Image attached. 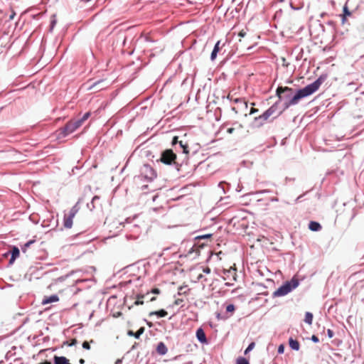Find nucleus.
<instances>
[{
    "label": "nucleus",
    "instance_id": "nucleus-1",
    "mask_svg": "<svg viewBox=\"0 0 364 364\" xmlns=\"http://www.w3.org/2000/svg\"><path fill=\"white\" fill-rule=\"evenodd\" d=\"M326 79V75H321L313 83L299 90L294 95H293L294 90L289 87H278L276 94L279 100L282 99L287 100L284 102V107L288 108L291 105H296L301 99L308 97L317 91Z\"/></svg>",
    "mask_w": 364,
    "mask_h": 364
},
{
    "label": "nucleus",
    "instance_id": "nucleus-2",
    "mask_svg": "<svg viewBox=\"0 0 364 364\" xmlns=\"http://www.w3.org/2000/svg\"><path fill=\"white\" fill-rule=\"evenodd\" d=\"M299 285L297 279L292 278L290 282H286L284 285L278 288L274 293V296H283L289 294L291 290L296 288Z\"/></svg>",
    "mask_w": 364,
    "mask_h": 364
},
{
    "label": "nucleus",
    "instance_id": "nucleus-3",
    "mask_svg": "<svg viewBox=\"0 0 364 364\" xmlns=\"http://www.w3.org/2000/svg\"><path fill=\"white\" fill-rule=\"evenodd\" d=\"M176 159V154L173 153L171 149H166L162 152L160 161L167 165H171L175 163Z\"/></svg>",
    "mask_w": 364,
    "mask_h": 364
},
{
    "label": "nucleus",
    "instance_id": "nucleus-4",
    "mask_svg": "<svg viewBox=\"0 0 364 364\" xmlns=\"http://www.w3.org/2000/svg\"><path fill=\"white\" fill-rule=\"evenodd\" d=\"M141 175L144 178L151 181L156 178V174L154 169L148 164H144L141 169Z\"/></svg>",
    "mask_w": 364,
    "mask_h": 364
},
{
    "label": "nucleus",
    "instance_id": "nucleus-5",
    "mask_svg": "<svg viewBox=\"0 0 364 364\" xmlns=\"http://www.w3.org/2000/svg\"><path fill=\"white\" fill-rule=\"evenodd\" d=\"M77 209L75 207H73L68 213L65 214L64 216V226L66 228H70L73 225V220L75 218Z\"/></svg>",
    "mask_w": 364,
    "mask_h": 364
},
{
    "label": "nucleus",
    "instance_id": "nucleus-6",
    "mask_svg": "<svg viewBox=\"0 0 364 364\" xmlns=\"http://www.w3.org/2000/svg\"><path fill=\"white\" fill-rule=\"evenodd\" d=\"M223 274L224 280L228 281L227 284H229L230 282L236 281L237 273L235 267H230L228 269H223Z\"/></svg>",
    "mask_w": 364,
    "mask_h": 364
},
{
    "label": "nucleus",
    "instance_id": "nucleus-7",
    "mask_svg": "<svg viewBox=\"0 0 364 364\" xmlns=\"http://www.w3.org/2000/svg\"><path fill=\"white\" fill-rule=\"evenodd\" d=\"M76 129L74 126L73 122L72 121L68 122L65 126L60 129H59L60 135L62 134L63 136H65L71 133H73L74 131H75Z\"/></svg>",
    "mask_w": 364,
    "mask_h": 364
},
{
    "label": "nucleus",
    "instance_id": "nucleus-8",
    "mask_svg": "<svg viewBox=\"0 0 364 364\" xmlns=\"http://www.w3.org/2000/svg\"><path fill=\"white\" fill-rule=\"evenodd\" d=\"M268 114L264 112L259 117H256L254 119V124L256 127H262L264 123L269 119Z\"/></svg>",
    "mask_w": 364,
    "mask_h": 364
},
{
    "label": "nucleus",
    "instance_id": "nucleus-9",
    "mask_svg": "<svg viewBox=\"0 0 364 364\" xmlns=\"http://www.w3.org/2000/svg\"><path fill=\"white\" fill-rule=\"evenodd\" d=\"M196 337L201 343L205 344L208 343L205 333L202 328H199L196 331Z\"/></svg>",
    "mask_w": 364,
    "mask_h": 364
},
{
    "label": "nucleus",
    "instance_id": "nucleus-10",
    "mask_svg": "<svg viewBox=\"0 0 364 364\" xmlns=\"http://www.w3.org/2000/svg\"><path fill=\"white\" fill-rule=\"evenodd\" d=\"M90 205H89L90 210L95 209V208H102V203H100V196H95L93 197Z\"/></svg>",
    "mask_w": 364,
    "mask_h": 364
},
{
    "label": "nucleus",
    "instance_id": "nucleus-11",
    "mask_svg": "<svg viewBox=\"0 0 364 364\" xmlns=\"http://www.w3.org/2000/svg\"><path fill=\"white\" fill-rule=\"evenodd\" d=\"M59 301V297L57 295H51L50 296H45L42 300V304L46 305L53 302H57Z\"/></svg>",
    "mask_w": 364,
    "mask_h": 364
},
{
    "label": "nucleus",
    "instance_id": "nucleus-12",
    "mask_svg": "<svg viewBox=\"0 0 364 364\" xmlns=\"http://www.w3.org/2000/svg\"><path fill=\"white\" fill-rule=\"evenodd\" d=\"M54 364H71L69 363L68 359L64 356L55 355L53 358Z\"/></svg>",
    "mask_w": 364,
    "mask_h": 364
},
{
    "label": "nucleus",
    "instance_id": "nucleus-13",
    "mask_svg": "<svg viewBox=\"0 0 364 364\" xmlns=\"http://www.w3.org/2000/svg\"><path fill=\"white\" fill-rule=\"evenodd\" d=\"M156 351L159 355L166 354L168 349L163 342H160L156 348Z\"/></svg>",
    "mask_w": 364,
    "mask_h": 364
},
{
    "label": "nucleus",
    "instance_id": "nucleus-14",
    "mask_svg": "<svg viewBox=\"0 0 364 364\" xmlns=\"http://www.w3.org/2000/svg\"><path fill=\"white\" fill-rule=\"evenodd\" d=\"M289 347L294 350H299L300 348V344L299 341L293 339L292 338L289 339Z\"/></svg>",
    "mask_w": 364,
    "mask_h": 364
},
{
    "label": "nucleus",
    "instance_id": "nucleus-15",
    "mask_svg": "<svg viewBox=\"0 0 364 364\" xmlns=\"http://www.w3.org/2000/svg\"><path fill=\"white\" fill-rule=\"evenodd\" d=\"M149 294V292H147L146 294H137L136 296V301L134 303V305L139 306V305H143L144 304V299L146 296H147Z\"/></svg>",
    "mask_w": 364,
    "mask_h": 364
},
{
    "label": "nucleus",
    "instance_id": "nucleus-16",
    "mask_svg": "<svg viewBox=\"0 0 364 364\" xmlns=\"http://www.w3.org/2000/svg\"><path fill=\"white\" fill-rule=\"evenodd\" d=\"M309 228L311 231H319L321 230V225L318 222L311 221L309 224Z\"/></svg>",
    "mask_w": 364,
    "mask_h": 364
},
{
    "label": "nucleus",
    "instance_id": "nucleus-17",
    "mask_svg": "<svg viewBox=\"0 0 364 364\" xmlns=\"http://www.w3.org/2000/svg\"><path fill=\"white\" fill-rule=\"evenodd\" d=\"M20 252L18 247H14L11 250V257L9 260V263L12 264L14 260L19 256Z\"/></svg>",
    "mask_w": 364,
    "mask_h": 364
},
{
    "label": "nucleus",
    "instance_id": "nucleus-18",
    "mask_svg": "<svg viewBox=\"0 0 364 364\" xmlns=\"http://www.w3.org/2000/svg\"><path fill=\"white\" fill-rule=\"evenodd\" d=\"M220 41H218L216 44L215 45V47L211 53L210 58L212 60H214L216 58L217 54L219 52L220 48Z\"/></svg>",
    "mask_w": 364,
    "mask_h": 364
},
{
    "label": "nucleus",
    "instance_id": "nucleus-19",
    "mask_svg": "<svg viewBox=\"0 0 364 364\" xmlns=\"http://www.w3.org/2000/svg\"><path fill=\"white\" fill-rule=\"evenodd\" d=\"M153 315H156L159 317H165L168 315V313L166 311L161 309L159 311H152L149 313V316H151Z\"/></svg>",
    "mask_w": 364,
    "mask_h": 364
},
{
    "label": "nucleus",
    "instance_id": "nucleus-20",
    "mask_svg": "<svg viewBox=\"0 0 364 364\" xmlns=\"http://www.w3.org/2000/svg\"><path fill=\"white\" fill-rule=\"evenodd\" d=\"M277 104L278 102L274 103L272 106H271L268 109L265 111L269 117L273 116L277 111Z\"/></svg>",
    "mask_w": 364,
    "mask_h": 364
},
{
    "label": "nucleus",
    "instance_id": "nucleus-21",
    "mask_svg": "<svg viewBox=\"0 0 364 364\" xmlns=\"http://www.w3.org/2000/svg\"><path fill=\"white\" fill-rule=\"evenodd\" d=\"M304 321L309 325H311L313 321V314L310 312H306L305 314Z\"/></svg>",
    "mask_w": 364,
    "mask_h": 364
},
{
    "label": "nucleus",
    "instance_id": "nucleus-22",
    "mask_svg": "<svg viewBox=\"0 0 364 364\" xmlns=\"http://www.w3.org/2000/svg\"><path fill=\"white\" fill-rule=\"evenodd\" d=\"M234 102L242 105L245 108L247 107V102L243 98H235Z\"/></svg>",
    "mask_w": 364,
    "mask_h": 364
},
{
    "label": "nucleus",
    "instance_id": "nucleus-23",
    "mask_svg": "<svg viewBox=\"0 0 364 364\" xmlns=\"http://www.w3.org/2000/svg\"><path fill=\"white\" fill-rule=\"evenodd\" d=\"M234 102L242 105L245 108L247 107V102L243 98H235Z\"/></svg>",
    "mask_w": 364,
    "mask_h": 364
},
{
    "label": "nucleus",
    "instance_id": "nucleus-24",
    "mask_svg": "<svg viewBox=\"0 0 364 364\" xmlns=\"http://www.w3.org/2000/svg\"><path fill=\"white\" fill-rule=\"evenodd\" d=\"M178 144L181 146V147L183 149V152L184 154H188L189 153L188 144H183V142L182 141H180L178 142Z\"/></svg>",
    "mask_w": 364,
    "mask_h": 364
},
{
    "label": "nucleus",
    "instance_id": "nucleus-25",
    "mask_svg": "<svg viewBox=\"0 0 364 364\" xmlns=\"http://www.w3.org/2000/svg\"><path fill=\"white\" fill-rule=\"evenodd\" d=\"M343 13H344V14H343V19H342L343 23H344V22H345V21H346V17L347 16H350V14H351V13L348 11V7H347L346 6H345L343 7Z\"/></svg>",
    "mask_w": 364,
    "mask_h": 364
},
{
    "label": "nucleus",
    "instance_id": "nucleus-26",
    "mask_svg": "<svg viewBox=\"0 0 364 364\" xmlns=\"http://www.w3.org/2000/svg\"><path fill=\"white\" fill-rule=\"evenodd\" d=\"M144 327H141L134 334H133V336H134L136 338H139L140 336L144 333Z\"/></svg>",
    "mask_w": 364,
    "mask_h": 364
},
{
    "label": "nucleus",
    "instance_id": "nucleus-27",
    "mask_svg": "<svg viewBox=\"0 0 364 364\" xmlns=\"http://www.w3.org/2000/svg\"><path fill=\"white\" fill-rule=\"evenodd\" d=\"M237 364H250V363L246 358L240 357L237 359Z\"/></svg>",
    "mask_w": 364,
    "mask_h": 364
},
{
    "label": "nucleus",
    "instance_id": "nucleus-28",
    "mask_svg": "<svg viewBox=\"0 0 364 364\" xmlns=\"http://www.w3.org/2000/svg\"><path fill=\"white\" fill-rule=\"evenodd\" d=\"M72 122H73L74 124V126L75 127V129H77L78 127H80L82 124V120H81L80 119H76V120H71Z\"/></svg>",
    "mask_w": 364,
    "mask_h": 364
},
{
    "label": "nucleus",
    "instance_id": "nucleus-29",
    "mask_svg": "<svg viewBox=\"0 0 364 364\" xmlns=\"http://www.w3.org/2000/svg\"><path fill=\"white\" fill-rule=\"evenodd\" d=\"M77 343V341L76 338H73L70 342L65 341L64 342V345H67L68 346H73Z\"/></svg>",
    "mask_w": 364,
    "mask_h": 364
},
{
    "label": "nucleus",
    "instance_id": "nucleus-30",
    "mask_svg": "<svg viewBox=\"0 0 364 364\" xmlns=\"http://www.w3.org/2000/svg\"><path fill=\"white\" fill-rule=\"evenodd\" d=\"M255 344L254 342H252L249 346L248 347L246 348V350H245V354H247L248 352H250V350H252L254 347H255Z\"/></svg>",
    "mask_w": 364,
    "mask_h": 364
},
{
    "label": "nucleus",
    "instance_id": "nucleus-31",
    "mask_svg": "<svg viewBox=\"0 0 364 364\" xmlns=\"http://www.w3.org/2000/svg\"><path fill=\"white\" fill-rule=\"evenodd\" d=\"M104 80H99L97 82H94L92 85H90L88 87V90H92L94 89L97 85H100V83L103 82Z\"/></svg>",
    "mask_w": 364,
    "mask_h": 364
},
{
    "label": "nucleus",
    "instance_id": "nucleus-32",
    "mask_svg": "<svg viewBox=\"0 0 364 364\" xmlns=\"http://www.w3.org/2000/svg\"><path fill=\"white\" fill-rule=\"evenodd\" d=\"M82 348L86 349V350H90V343L88 341H84L82 343Z\"/></svg>",
    "mask_w": 364,
    "mask_h": 364
},
{
    "label": "nucleus",
    "instance_id": "nucleus-33",
    "mask_svg": "<svg viewBox=\"0 0 364 364\" xmlns=\"http://www.w3.org/2000/svg\"><path fill=\"white\" fill-rule=\"evenodd\" d=\"M235 310V306L233 304H229L226 307V311L228 312H232Z\"/></svg>",
    "mask_w": 364,
    "mask_h": 364
},
{
    "label": "nucleus",
    "instance_id": "nucleus-34",
    "mask_svg": "<svg viewBox=\"0 0 364 364\" xmlns=\"http://www.w3.org/2000/svg\"><path fill=\"white\" fill-rule=\"evenodd\" d=\"M34 242V240H30L28 242H26L24 245V247L22 248L23 251L25 252L26 249L31 244Z\"/></svg>",
    "mask_w": 364,
    "mask_h": 364
},
{
    "label": "nucleus",
    "instance_id": "nucleus-35",
    "mask_svg": "<svg viewBox=\"0 0 364 364\" xmlns=\"http://www.w3.org/2000/svg\"><path fill=\"white\" fill-rule=\"evenodd\" d=\"M90 116V113L86 112L80 119L82 120V122H84L85 120H87L89 118Z\"/></svg>",
    "mask_w": 364,
    "mask_h": 364
},
{
    "label": "nucleus",
    "instance_id": "nucleus-36",
    "mask_svg": "<svg viewBox=\"0 0 364 364\" xmlns=\"http://www.w3.org/2000/svg\"><path fill=\"white\" fill-rule=\"evenodd\" d=\"M151 292L152 294H159L161 291L158 288H154L153 289H151Z\"/></svg>",
    "mask_w": 364,
    "mask_h": 364
},
{
    "label": "nucleus",
    "instance_id": "nucleus-37",
    "mask_svg": "<svg viewBox=\"0 0 364 364\" xmlns=\"http://www.w3.org/2000/svg\"><path fill=\"white\" fill-rule=\"evenodd\" d=\"M178 136H174L173 138L172 142H171L172 145H175V144H178L180 141L178 140Z\"/></svg>",
    "mask_w": 364,
    "mask_h": 364
},
{
    "label": "nucleus",
    "instance_id": "nucleus-38",
    "mask_svg": "<svg viewBox=\"0 0 364 364\" xmlns=\"http://www.w3.org/2000/svg\"><path fill=\"white\" fill-rule=\"evenodd\" d=\"M245 35H246V31H245V30H241V31L239 32V33H238V36H239L240 37H242V38L245 37Z\"/></svg>",
    "mask_w": 364,
    "mask_h": 364
},
{
    "label": "nucleus",
    "instance_id": "nucleus-39",
    "mask_svg": "<svg viewBox=\"0 0 364 364\" xmlns=\"http://www.w3.org/2000/svg\"><path fill=\"white\" fill-rule=\"evenodd\" d=\"M284 350V347L283 345H280L278 348V353H283Z\"/></svg>",
    "mask_w": 364,
    "mask_h": 364
},
{
    "label": "nucleus",
    "instance_id": "nucleus-40",
    "mask_svg": "<svg viewBox=\"0 0 364 364\" xmlns=\"http://www.w3.org/2000/svg\"><path fill=\"white\" fill-rule=\"evenodd\" d=\"M235 124L236 125V127H235V129H242L244 127L242 124H240V123H237V122L235 123Z\"/></svg>",
    "mask_w": 364,
    "mask_h": 364
},
{
    "label": "nucleus",
    "instance_id": "nucleus-41",
    "mask_svg": "<svg viewBox=\"0 0 364 364\" xmlns=\"http://www.w3.org/2000/svg\"><path fill=\"white\" fill-rule=\"evenodd\" d=\"M183 301V300L182 299H177L175 300L174 301V304L175 305H179L181 304L182 302Z\"/></svg>",
    "mask_w": 364,
    "mask_h": 364
},
{
    "label": "nucleus",
    "instance_id": "nucleus-42",
    "mask_svg": "<svg viewBox=\"0 0 364 364\" xmlns=\"http://www.w3.org/2000/svg\"><path fill=\"white\" fill-rule=\"evenodd\" d=\"M327 334L330 338H331L333 336V332L331 329L327 330Z\"/></svg>",
    "mask_w": 364,
    "mask_h": 364
},
{
    "label": "nucleus",
    "instance_id": "nucleus-43",
    "mask_svg": "<svg viewBox=\"0 0 364 364\" xmlns=\"http://www.w3.org/2000/svg\"><path fill=\"white\" fill-rule=\"evenodd\" d=\"M257 112H258V109L252 107L251 109H250V114H252L256 113Z\"/></svg>",
    "mask_w": 364,
    "mask_h": 364
},
{
    "label": "nucleus",
    "instance_id": "nucleus-44",
    "mask_svg": "<svg viewBox=\"0 0 364 364\" xmlns=\"http://www.w3.org/2000/svg\"><path fill=\"white\" fill-rule=\"evenodd\" d=\"M235 130V127H230V128L228 129L227 132L228 134H232Z\"/></svg>",
    "mask_w": 364,
    "mask_h": 364
},
{
    "label": "nucleus",
    "instance_id": "nucleus-45",
    "mask_svg": "<svg viewBox=\"0 0 364 364\" xmlns=\"http://www.w3.org/2000/svg\"><path fill=\"white\" fill-rule=\"evenodd\" d=\"M211 237V235H201V236H198V238H200V239H204V238H208V237Z\"/></svg>",
    "mask_w": 364,
    "mask_h": 364
},
{
    "label": "nucleus",
    "instance_id": "nucleus-46",
    "mask_svg": "<svg viewBox=\"0 0 364 364\" xmlns=\"http://www.w3.org/2000/svg\"><path fill=\"white\" fill-rule=\"evenodd\" d=\"M311 340H312L314 342H315V343L318 342V337H317L316 336H315V335H313V336H311Z\"/></svg>",
    "mask_w": 364,
    "mask_h": 364
},
{
    "label": "nucleus",
    "instance_id": "nucleus-47",
    "mask_svg": "<svg viewBox=\"0 0 364 364\" xmlns=\"http://www.w3.org/2000/svg\"><path fill=\"white\" fill-rule=\"evenodd\" d=\"M203 272L206 274H209L210 272V269L209 267H206L203 269Z\"/></svg>",
    "mask_w": 364,
    "mask_h": 364
},
{
    "label": "nucleus",
    "instance_id": "nucleus-48",
    "mask_svg": "<svg viewBox=\"0 0 364 364\" xmlns=\"http://www.w3.org/2000/svg\"><path fill=\"white\" fill-rule=\"evenodd\" d=\"M15 15H16L15 12H14V11H13V12H12V14H11L10 15V16H9V19H10V20L14 19V18Z\"/></svg>",
    "mask_w": 364,
    "mask_h": 364
},
{
    "label": "nucleus",
    "instance_id": "nucleus-49",
    "mask_svg": "<svg viewBox=\"0 0 364 364\" xmlns=\"http://www.w3.org/2000/svg\"><path fill=\"white\" fill-rule=\"evenodd\" d=\"M79 363H80V364H84L85 363V361L83 358H80L79 360Z\"/></svg>",
    "mask_w": 364,
    "mask_h": 364
},
{
    "label": "nucleus",
    "instance_id": "nucleus-50",
    "mask_svg": "<svg viewBox=\"0 0 364 364\" xmlns=\"http://www.w3.org/2000/svg\"><path fill=\"white\" fill-rule=\"evenodd\" d=\"M156 297L153 296V297H151V298L149 299V301H156Z\"/></svg>",
    "mask_w": 364,
    "mask_h": 364
},
{
    "label": "nucleus",
    "instance_id": "nucleus-51",
    "mask_svg": "<svg viewBox=\"0 0 364 364\" xmlns=\"http://www.w3.org/2000/svg\"><path fill=\"white\" fill-rule=\"evenodd\" d=\"M122 314L121 312H117V315L114 314V316L117 317V316H121Z\"/></svg>",
    "mask_w": 364,
    "mask_h": 364
},
{
    "label": "nucleus",
    "instance_id": "nucleus-52",
    "mask_svg": "<svg viewBox=\"0 0 364 364\" xmlns=\"http://www.w3.org/2000/svg\"><path fill=\"white\" fill-rule=\"evenodd\" d=\"M128 334L130 335V336H133V334H134V333L133 331H129L128 332Z\"/></svg>",
    "mask_w": 364,
    "mask_h": 364
},
{
    "label": "nucleus",
    "instance_id": "nucleus-53",
    "mask_svg": "<svg viewBox=\"0 0 364 364\" xmlns=\"http://www.w3.org/2000/svg\"><path fill=\"white\" fill-rule=\"evenodd\" d=\"M232 110H234L235 112V113H238V111L236 109L235 107H232Z\"/></svg>",
    "mask_w": 364,
    "mask_h": 364
},
{
    "label": "nucleus",
    "instance_id": "nucleus-54",
    "mask_svg": "<svg viewBox=\"0 0 364 364\" xmlns=\"http://www.w3.org/2000/svg\"><path fill=\"white\" fill-rule=\"evenodd\" d=\"M201 277H202V275H201V274H200V275L198 276V279H200V278H201Z\"/></svg>",
    "mask_w": 364,
    "mask_h": 364
},
{
    "label": "nucleus",
    "instance_id": "nucleus-55",
    "mask_svg": "<svg viewBox=\"0 0 364 364\" xmlns=\"http://www.w3.org/2000/svg\"><path fill=\"white\" fill-rule=\"evenodd\" d=\"M281 113H282V112H279L277 114V116H278V115L281 114Z\"/></svg>",
    "mask_w": 364,
    "mask_h": 364
}]
</instances>
